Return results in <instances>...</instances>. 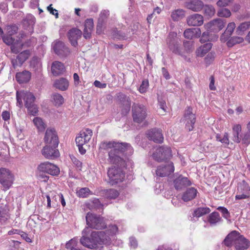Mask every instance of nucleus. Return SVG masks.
<instances>
[{
  "label": "nucleus",
  "mask_w": 250,
  "mask_h": 250,
  "mask_svg": "<svg viewBox=\"0 0 250 250\" xmlns=\"http://www.w3.org/2000/svg\"><path fill=\"white\" fill-rule=\"evenodd\" d=\"M232 0H219L217 4L219 7H225L229 5Z\"/></svg>",
  "instance_id": "nucleus-61"
},
{
  "label": "nucleus",
  "mask_w": 250,
  "mask_h": 250,
  "mask_svg": "<svg viewBox=\"0 0 250 250\" xmlns=\"http://www.w3.org/2000/svg\"><path fill=\"white\" fill-rule=\"evenodd\" d=\"M82 32L77 28H72L68 32V37L71 44L76 46L78 45V40L81 37Z\"/></svg>",
  "instance_id": "nucleus-24"
},
{
  "label": "nucleus",
  "mask_w": 250,
  "mask_h": 250,
  "mask_svg": "<svg viewBox=\"0 0 250 250\" xmlns=\"http://www.w3.org/2000/svg\"><path fill=\"white\" fill-rule=\"evenodd\" d=\"M52 4H50L49 5L48 7H47V10L52 15H55L56 16V18H58V11L57 10H56L55 9H54L52 7Z\"/></svg>",
  "instance_id": "nucleus-63"
},
{
  "label": "nucleus",
  "mask_w": 250,
  "mask_h": 250,
  "mask_svg": "<svg viewBox=\"0 0 250 250\" xmlns=\"http://www.w3.org/2000/svg\"><path fill=\"white\" fill-rule=\"evenodd\" d=\"M30 55L29 50H25L20 53L17 56L16 59H12L11 62L14 68L18 66H21L22 63L28 58Z\"/></svg>",
  "instance_id": "nucleus-22"
},
{
  "label": "nucleus",
  "mask_w": 250,
  "mask_h": 250,
  "mask_svg": "<svg viewBox=\"0 0 250 250\" xmlns=\"http://www.w3.org/2000/svg\"><path fill=\"white\" fill-rule=\"evenodd\" d=\"M250 27V22L246 21L241 23L236 28V33L239 35H242Z\"/></svg>",
  "instance_id": "nucleus-46"
},
{
  "label": "nucleus",
  "mask_w": 250,
  "mask_h": 250,
  "mask_svg": "<svg viewBox=\"0 0 250 250\" xmlns=\"http://www.w3.org/2000/svg\"><path fill=\"white\" fill-rule=\"evenodd\" d=\"M85 217L86 224L89 228L99 229H104L106 227L105 220L99 215L88 212Z\"/></svg>",
  "instance_id": "nucleus-4"
},
{
  "label": "nucleus",
  "mask_w": 250,
  "mask_h": 250,
  "mask_svg": "<svg viewBox=\"0 0 250 250\" xmlns=\"http://www.w3.org/2000/svg\"><path fill=\"white\" fill-rule=\"evenodd\" d=\"M182 121L185 124L186 128L188 131H192L196 122L195 115L192 112V109L188 107L185 110Z\"/></svg>",
  "instance_id": "nucleus-10"
},
{
  "label": "nucleus",
  "mask_w": 250,
  "mask_h": 250,
  "mask_svg": "<svg viewBox=\"0 0 250 250\" xmlns=\"http://www.w3.org/2000/svg\"><path fill=\"white\" fill-rule=\"evenodd\" d=\"M173 184L175 188L177 190H179L186 186L190 185L191 183L187 177L179 175L174 179Z\"/></svg>",
  "instance_id": "nucleus-25"
},
{
  "label": "nucleus",
  "mask_w": 250,
  "mask_h": 250,
  "mask_svg": "<svg viewBox=\"0 0 250 250\" xmlns=\"http://www.w3.org/2000/svg\"><path fill=\"white\" fill-rule=\"evenodd\" d=\"M44 141L46 145H52L54 146H58L59 139L57 133L53 128H48L45 133Z\"/></svg>",
  "instance_id": "nucleus-11"
},
{
  "label": "nucleus",
  "mask_w": 250,
  "mask_h": 250,
  "mask_svg": "<svg viewBox=\"0 0 250 250\" xmlns=\"http://www.w3.org/2000/svg\"><path fill=\"white\" fill-rule=\"evenodd\" d=\"M118 191L114 189H109L105 191V197L109 199H114L119 196Z\"/></svg>",
  "instance_id": "nucleus-49"
},
{
  "label": "nucleus",
  "mask_w": 250,
  "mask_h": 250,
  "mask_svg": "<svg viewBox=\"0 0 250 250\" xmlns=\"http://www.w3.org/2000/svg\"><path fill=\"white\" fill-rule=\"evenodd\" d=\"M52 145H45L42 150V155L47 159L54 160L58 158L60 153L57 147Z\"/></svg>",
  "instance_id": "nucleus-14"
},
{
  "label": "nucleus",
  "mask_w": 250,
  "mask_h": 250,
  "mask_svg": "<svg viewBox=\"0 0 250 250\" xmlns=\"http://www.w3.org/2000/svg\"><path fill=\"white\" fill-rule=\"evenodd\" d=\"M132 112L133 121L137 123L143 122L147 115L146 107L139 104H133Z\"/></svg>",
  "instance_id": "nucleus-6"
},
{
  "label": "nucleus",
  "mask_w": 250,
  "mask_h": 250,
  "mask_svg": "<svg viewBox=\"0 0 250 250\" xmlns=\"http://www.w3.org/2000/svg\"><path fill=\"white\" fill-rule=\"evenodd\" d=\"M51 101L56 106H60L63 103L64 99L60 94L56 93L52 95Z\"/></svg>",
  "instance_id": "nucleus-41"
},
{
  "label": "nucleus",
  "mask_w": 250,
  "mask_h": 250,
  "mask_svg": "<svg viewBox=\"0 0 250 250\" xmlns=\"http://www.w3.org/2000/svg\"><path fill=\"white\" fill-rule=\"evenodd\" d=\"M204 13L206 16L211 17L214 15L215 10L212 5H206L204 6Z\"/></svg>",
  "instance_id": "nucleus-52"
},
{
  "label": "nucleus",
  "mask_w": 250,
  "mask_h": 250,
  "mask_svg": "<svg viewBox=\"0 0 250 250\" xmlns=\"http://www.w3.org/2000/svg\"><path fill=\"white\" fill-rule=\"evenodd\" d=\"M53 48L55 53L61 57H65L70 53L69 48L63 42L59 41L53 42Z\"/></svg>",
  "instance_id": "nucleus-18"
},
{
  "label": "nucleus",
  "mask_w": 250,
  "mask_h": 250,
  "mask_svg": "<svg viewBox=\"0 0 250 250\" xmlns=\"http://www.w3.org/2000/svg\"><path fill=\"white\" fill-rule=\"evenodd\" d=\"M212 47V43L208 42L199 46L196 50L195 53L197 56L204 57L211 50Z\"/></svg>",
  "instance_id": "nucleus-33"
},
{
  "label": "nucleus",
  "mask_w": 250,
  "mask_h": 250,
  "mask_svg": "<svg viewBox=\"0 0 250 250\" xmlns=\"http://www.w3.org/2000/svg\"><path fill=\"white\" fill-rule=\"evenodd\" d=\"M111 36L113 38L120 40H125L128 38V35L127 34L117 30H114L112 31Z\"/></svg>",
  "instance_id": "nucleus-45"
},
{
  "label": "nucleus",
  "mask_w": 250,
  "mask_h": 250,
  "mask_svg": "<svg viewBox=\"0 0 250 250\" xmlns=\"http://www.w3.org/2000/svg\"><path fill=\"white\" fill-rule=\"evenodd\" d=\"M118 231L116 225L109 226L106 231L91 232L90 229L86 227L82 232L83 236L80 239L81 244L84 247L90 249H95L99 241L108 243L110 241V236H112Z\"/></svg>",
  "instance_id": "nucleus-1"
},
{
  "label": "nucleus",
  "mask_w": 250,
  "mask_h": 250,
  "mask_svg": "<svg viewBox=\"0 0 250 250\" xmlns=\"http://www.w3.org/2000/svg\"><path fill=\"white\" fill-rule=\"evenodd\" d=\"M100 148L104 150L110 149L108 152L109 162L120 167L125 166V161L122 157L123 154H130L132 153V147L126 143L104 142L101 144Z\"/></svg>",
  "instance_id": "nucleus-2"
},
{
  "label": "nucleus",
  "mask_w": 250,
  "mask_h": 250,
  "mask_svg": "<svg viewBox=\"0 0 250 250\" xmlns=\"http://www.w3.org/2000/svg\"><path fill=\"white\" fill-rule=\"evenodd\" d=\"M148 87V81L147 80H144L142 81L138 90L141 93H144L146 91Z\"/></svg>",
  "instance_id": "nucleus-57"
},
{
  "label": "nucleus",
  "mask_w": 250,
  "mask_h": 250,
  "mask_svg": "<svg viewBox=\"0 0 250 250\" xmlns=\"http://www.w3.org/2000/svg\"><path fill=\"white\" fill-rule=\"evenodd\" d=\"M33 122L39 132L44 131L46 125L42 118L38 117H35L33 120Z\"/></svg>",
  "instance_id": "nucleus-37"
},
{
  "label": "nucleus",
  "mask_w": 250,
  "mask_h": 250,
  "mask_svg": "<svg viewBox=\"0 0 250 250\" xmlns=\"http://www.w3.org/2000/svg\"><path fill=\"white\" fill-rule=\"evenodd\" d=\"M217 15L220 17L229 18L231 16V12L228 9L222 8L218 11Z\"/></svg>",
  "instance_id": "nucleus-53"
},
{
  "label": "nucleus",
  "mask_w": 250,
  "mask_h": 250,
  "mask_svg": "<svg viewBox=\"0 0 250 250\" xmlns=\"http://www.w3.org/2000/svg\"><path fill=\"white\" fill-rule=\"evenodd\" d=\"M224 243L227 247L234 245L236 250H246L250 245L249 240L235 230L231 231L226 236Z\"/></svg>",
  "instance_id": "nucleus-3"
},
{
  "label": "nucleus",
  "mask_w": 250,
  "mask_h": 250,
  "mask_svg": "<svg viewBox=\"0 0 250 250\" xmlns=\"http://www.w3.org/2000/svg\"><path fill=\"white\" fill-rule=\"evenodd\" d=\"M210 211V209L208 208H198L194 211L192 215L193 217L198 218L208 213Z\"/></svg>",
  "instance_id": "nucleus-47"
},
{
  "label": "nucleus",
  "mask_w": 250,
  "mask_h": 250,
  "mask_svg": "<svg viewBox=\"0 0 250 250\" xmlns=\"http://www.w3.org/2000/svg\"><path fill=\"white\" fill-rule=\"evenodd\" d=\"M152 158L157 161H162L169 159L171 157L170 148L167 146H162L154 148Z\"/></svg>",
  "instance_id": "nucleus-7"
},
{
  "label": "nucleus",
  "mask_w": 250,
  "mask_h": 250,
  "mask_svg": "<svg viewBox=\"0 0 250 250\" xmlns=\"http://www.w3.org/2000/svg\"><path fill=\"white\" fill-rule=\"evenodd\" d=\"M77 193L79 197L82 198H86L90 194H92L91 191L87 188H81L77 191Z\"/></svg>",
  "instance_id": "nucleus-50"
},
{
  "label": "nucleus",
  "mask_w": 250,
  "mask_h": 250,
  "mask_svg": "<svg viewBox=\"0 0 250 250\" xmlns=\"http://www.w3.org/2000/svg\"><path fill=\"white\" fill-rule=\"evenodd\" d=\"M216 57L214 51L209 52L206 56L204 61L207 65H209L214 61Z\"/></svg>",
  "instance_id": "nucleus-51"
},
{
  "label": "nucleus",
  "mask_w": 250,
  "mask_h": 250,
  "mask_svg": "<svg viewBox=\"0 0 250 250\" xmlns=\"http://www.w3.org/2000/svg\"><path fill=\"white\" fill-rule=\"evenodd\" d=\"M0 207V222L4 223L9 219V207L6 201H3Z\"/></svg>",
  "instance_id": "nucleus-26"
},
{
  "label": "nucleus",
  "mask_w": 250,
  "mask_h": 250,
  "mask_svg": "<svg viewBox=\"0 0 250 250\" xmlns=\"http://www.w3.org/2000/svg\"><path fill=\"white\" fill-rule=\"evenodd\" d=\"M184 46L187 52H191L193 49V42L190 41H186L184 42Z\"/></svg>",
  "instance_id": "nucleus-60"
},
{
  "label": "nucleus",
  "mask_w": 250,
  "mask_h": 250,
  "mask_svg": "<svg viewBox=\"0 0 250 250\" xmlns=\"http://www.w3.org/2000/svg\"><path fill=\"white\" fill-rule=\"evenodd\" d=\"M250 196V188L249 185L243 182L238 184L235 198L236 200L248 199Z\"/></svg>",
  "instance_id": "nucleus-15"
},
{
  "label": "nucleus",
  "mask_w": 250,
  "mask_h": 250,
  "mask_svg": "<svg viewBox=\"0 0 250 250\" xmlns=\"http://www.w3.org/2000/svg\"><path fill=\"white\" fill-rule=\"evenodd\" d=\"M220 220L221 217L217 212H213L208 216V221L211 225L216 224L217 223L220 222Z\"/></svg>",
  "instance_id": "nucleus-48"
},
{
  "label": "nucleus",
  "mask_w": 250,
  "mask_h": 250,
  "mask_svg": "<svg viewBox=\"0 0 250 250\" xmlns=\"http://www.w3.org/2000/svg\"><path fill=\"white\" fill-rule=\"evenodd\" d=\"M93 84L95 86L100 88H104L106 87V83H102L98 80L95 81Z\"/></svg>",
  "instance_id": "nucleus-64"
},
{
  "label": "nucleus",
  "mask_w": 250,
  "mask_h": 250,
  "mask_svg": "<svg viewBox=\"0 0 250 250\" xmlns=\"http://www.w3.org/2000/svg\"><path fill=\"white\" fill-rule=\"evenodd\" d=\"M92 136V131L86 128L82 130L76 137L75 141L76 144L84 145L88 143Z\"/></svg>",
  "instance_id": "nucleus-17"
},
{
  "label": "nucleus",
  "mask_w": 250,
  "mask_h": 250,
  "mask_svg": "<svg viewBox=\"0 0 250 250\" xmlns=\"http://www.w3.org/2000/svg\"><path fill=\"white\" fill-rule=\"evenodd\" d=\"M54 86L60 90L64 91L68 88L69 82L66 79L61 78L55 81Z\"/></svg>",
  "instance_id": "nucleus-36"
},
{
  "label": "nucleus",
  "mask_w": 250,
  "mask_h": 250,
  "mask_svg": "<svg viewBox=\"0 0 250 250\" xmlns=\"http://www.w3.org/2000/svg\"><path fill=\"white\" fill-rule=\"evenodd\" d=\"M187 22L189 26H199L204 23L203 16L200 14H194L188 16Z\"/></svg>",
  "instance_id": "nucleus-21"
},
{
  "label": "nucleus",
  "mask_w": 250,
  "mask_h": 250,
  "mask_svg": "<svg viewBox=\"0 0 250 250\" xmlns=\"http://www.w3.org/2000/svg\"><path fill=\"white\" fill-rule=\"evenodd\" d=\"M201 35V31L199 28H192L186 29L184 32V37L188 39L198 38Z\"/></svg>",
  "instance_id": "nucleus-32"
},
{
  "label": "nucleus",
  "mask_w": 250,
  "mask_h": 250,
  "mask_svg": "<svg viewBox=\"0 0 250 250\" xmlns=\"http://www.w3.org/2000/svg\"><path fill=\"white\" fill-rule=\"evenodd\" d=\"M203 6V2L200 0H192L185 3V7L195 12L201 11Z\"/></svg>",
  "instance_id": "nucleus-29"
},
{
  "label": "nucleus",
  "mask_w": 250,
  "mask_h": 250,
  "mask_svg": "<svg viewBox=\"0 0 250 250\" xmlns=\"http://www.w3.org/2000/svg\"><path fill=\"white\" fill-rule=\"evenodd\" d=\"M244 39L240 36H233L227 41V44L228 47H231L236 44L243 42Z\"/></svg>",
  "instance_id": "nucleus-42"
},
{
  "label": "nucleus",
  "mask_w": 250,
  "mask_h": 250,
  "mask_svg": "<svg viewBox=\"0 0 250 250\" xmlns=\"http://www.w3.org/2000/svg\"><path fill=\"white\" fill-rule=\"evenodd\" d=\"M197 190L194 188H188L183 193L182 199L185 202L190 201L195 198L197 195Z\"/></svg>",
  "instance_id": "nucleus-35"
},
{
  "label": "nucleus",
  "mask_w": 250,
  "mask_h": 250,
  "mask_svg": "<svg viewBox=\"0 0 250 250\" xmlns=\"http://www.w3.org/2000/svg\"><path fill=\"white\" fill-rule=\"evenodd\" d=\"M217 210H219L222 214L223 216L226 219H229L230 217V214L228 210L225 207H219Z\"/></svg>",
  "instance_id": "nucleus-58"
},
{
  "label": "nucleus",
  "mask_w": 250,
  "mask_h": 250,
  "mask_svg": "<svg viewBox=\"0 0 250 250\" xmlns=\"http://www.w3.org/2000/svg\"><path fill=\"white\" fill-rule=\"evenodd\" d=\"M147 136L150 140L157 143H162L164 140L162 131L159 129L154 128L149 130Z\"/></svg>",
  "instance_id": "nucleus-23"
},
{
  "label": "nucleus",
  "mask_w": 250,
  "mask_h": 250,
  "mask_svg": "<svg viewBox=\"0 0 250 250\" xmlns=\"http://www.w3.org/2000/svg\"><path fill=\"white\" fill-rule=\"evenodd\" d=\"M19 35H20V37H19V39L17 40L15 42L12 44L11 46L12 52L15 54L18 53L21 50L23 43L21 41V39L23 38L25 36L23 32L20 33Z\"/></svg>",
  "instance_id": "nucleus-34"
},
{
  "label": "nucleus",
  "mask_w": 250,
  "mask_h": 250,
  "mask_svg": "<svg viewBox=\"0 0 250 250\" xmlns=\"http://www.w3.org/2000/svg\"><path fill=\"white\" fill-rule=\"evenodd\" d=\"M93 21L91 19H87L85 21L84 23V28L90 30H93Z\"/></svg>",
  "instance_id": "nucleus-59"
},
{
  "label": "nucleus",
  "mask_w": 250,
  "mask_h": 250,
  "mask_svg": "<svg viewBox=\"0 0 250 250\" xmlns=\"http://www.w3.org/2000/svg\"><path fill=\"white\" fill-rule=\"evenodd\" d=\"M107 175L109 178V182L112 185L122 182L125 178V173L122 169L115 166L109 168Z\"/></svg>",
  "instance_id": "nucleus-5"
},
{
  "label": "nucleus",
  "mask_w": 250,
  "mask_h": 250,
  "mask_svg": "<svg viewBox=\"0 0 250 250\" xmlns=\"http://www.w3.org/2000/svg\"><path fill=\"white\" fill-rule=\"evenodd\" d=\"M79 241L78 238L74 237L66 243L65 247L70 250H78Z\"/></svg>",
  "instance_id": "nucleus-43"
},
{
  "label": "nucleus",
  "mask_w": 250,
  "mask_h": 250,
  "mask_svg": "<svg viewBox=\"0 0 250 250\" xmlns=\"http://www.w3.org/2000/svg\"><path fill=\"white\" fill-rule=\"evenodd\" d=\"M14 181V176L10 171L6 168H0V183L5 189H9Z\"/></svg>",
  "instance_id": "nucleus-9"
},
{
  "label": "nucleus",
  "mask_w": 250,
  "mask_h": 250,
  "mask_svg": "<svg viewBox=\"0 0 250 250\" xmlns=\"http://www.w3.org/2000/svg\"><path fill=\"white\" fill-rule=\"evenodd\" d=\"M235 27L236 25L234 22H229L228 24L226 30L220 37V40L221 42H227L232 34Z\"/></svg>",
  "instance_id": "nucleus-30"
},
{
  "label": "nucleus",
  "mask_w": 250,
  "mask_h": 250,
  "mask_svg": "<svg viewBox=\"0 0 250 250\" xmlns=\"http://www.w3.org/2000/svg\"><path fill=\"white\" fill-rule=\"evenodd\" d=\"M17 105L19 107L22 106V99L24 101L25 106L34 103L35 97L34 95L27 91H17L16 92Z\"/></svg>",
  "instance_id": "nucleus-8"
},
{
  "label": "nucleus",
  "mask_w": 250,
  "mask_h": 250,
  "mask_svg": "<svg viewBox=\"0 0 250 250\" xmlns=\"http://www.w3.org/2000/svg\"><path fill=\"white\" fill-rule=\"evenodd\" d=\"M116 95L118 101L120 102V104L123 107L122 113L123 115H125L130 110L131 105L130 99L128 96L122 92L117 93Z\"/></svg>",
  "instance_id": "nucleus-19"
},
{
  "label": "nucleus",
  "mask_w": 250,
  "mask_h": 250,
  "mask_svg": "<svg viewBox=\"0 0 250 250\" xmlns=\"http://www.w3.org/2000/svg\"><path fill=\"white\" fill-rule=\"evenodd\" d=\"M2 40L3 42L7 45H12L16 42L15 39L11 35L7 34L3 37Z\"/></svg>",
  "instance_id": "nucleus-56"
},
{
  "label": "nucleus",
  "mask_w": 250,
  "mask_h": 250,
  "mask_svg": "<svg viewBox=\"0 0 250 250\" xmlns=\"http://www.w3.org/2000/svg\"><path fill=\"white\" fill-rule=\"evenodd\" d=\"M0 10L3 13H6L8 11V4L4 2L0 3Z\"/></svg>",
  "instance_id": "nucleus-62"
},
{
  "label": "nucleus",
  "mask_w": 250,
  "mask_h": 250,
  "mask_svg": "<svg viewBox=\"0 0 250 250\" xmlns=\"http://www.w3.org/2000/svg\"><path fill=\"white\" fill-rule=\"evenodd\" d=\"M30 66L35 71H40L42 68V63L40 60L34 57L30 61Z\"/></svg>",
  "instance_id": "nucleus-44"
},
{
  "label": "nucleus",
  "mask_w": 250,
  "mask_h": 250,
  "mask_svg": "<svg viewBox=\"0 0 250 250\" xmlns=\"http://www.w3.org/2000/svg\"><path fill=\"white\" fill-rule=\"evenodd\" d=\"M241 125L237 124L233 125L232 127V140L234 142L239 143L240 142L239 134L241 131Z\"/></svg>",
  "instance_id": "nucleus-39"
},
{
  "label": "nucleus",
  "mask_w": 250,
  "mask_h": 250,
  "mask_svg": "<svg viewBox=\"0 0 250 250\" xmlns=\"http://www.w3.org/2000/svg\"><path fill=\"white\" fill-rule=\"evenodd\" d=\"M65 71L63 63L59 61H54L51 65V72L54 76H57L62 74Z\"/></svg>",
  "instance_id": "nucleus-28"
},
{
  "label": "nucleus",
  "mask_w": 250,
  "mask_h": 250,
  "mask_svg": "<svg viewBox=\"0 0 250 250\" xmlns=\"http://www.w3.org/2000/svg\"><path fill=\"white\" fill-rule=\"evenodd\" d=\"M18 30V27L16 25H8L6 27V32L7 34L10 35H14L16 34Z\"/></svg>",
  "instance_id": "nucleus-55"
},
{
  "label": "nucleus",
  "mask_w": 250,
  "mask_h": 250,
  "mask_svg": "<svg viewBox=\"0 0 250 250\" xmlns=\"http://www.w3.org/2000/svg\"><path fill=\"white\" fill-rule=\"evenodd\" d=\"M16 80L20 84L26 83L29 82L31 78V73L24 70L22 71L19 72L16 74Z\"/></svg>",
  "instance_id": "nucleus-27"
},
{
  "label": "nucleus",
  "mask_w": 250,
  "mask_h": 250,
  "mask_svg": "<svg viewBox=\"0 0 250 250\" xmlns=\"http://www.w3.org/2000/svg\"><path fill=\"white\" fill-rule=\"evenodd\" d=\"M225 23V20L216 19L205 24L204 27L208 31L216 32L222 29L224 27Z\"/></svg>",
  "instance_id": "nucleus-16"
},
{
  "label": "nucleus",
  "mask_w": 250,
  "mask_h": 250,
  "mask_svg": "<svg viewBox=\"0 0 250 250\" xmlns=\"http://www.w3.org/2000/svg\"><path fill=\"white\" fill-rule=\"evenodd\" d=\"M174 170L173 164L169 162L167 165L158 167L156 171V174L159 177L167 176L173 173Z\"/></svg>",
  "instance_id": "nucleus-20"
},
{
  "label": "nucleus",
  "mask_w": 250,
  "mask_h": 250,
  "mask_svg": "<svg viewBox=\"0 0 250 250\" xmlns=\"http://www.w3.org/2000/svg\"><path fill=\"white\" fill-rule=\"evenodd\" d=\"M177 34L175 32L169 34L167 39V43L169 49L175 54L183 56L180 49V42L176 38Z\"/></svg>",
  "instance_id": "nucleus-12"
},
{
  "label": "nucleus",
  "mask_w": 250,
  "mask_h": 250,
  "mask_svg": "<svg viewBox=\"0 0 250 250\" xmlns=\"http://www.w3.org/2000/svg\"><path fill=\"white\" fill-rule=\"evenodd\" d=\"M38 169L40 171L45 172L52 175H57L60 173L59 168L56 165L48 162L41 163Z\"/></svg>",
  "instance_id": "nucleus-13"
},
{
  "label": "nucleus",
  "mask_w": 250,
  "mask_h": 250,
  "mask_svg": "<svg viewBox=\"0 0 250 250\" xmlns=\"http://www.w3.org/2000/svg\"><path fill=\"white\" fill-rule=\"evenodd\" d=\"M185 16V11L181 9H178L173 11L171 17L174 21H178L183 18Z\"/></svg>",
  "instance_id": "nucleus-38"
},
{
  "label": "nucleus",
  "mask_w": 250,
  "mask_h": 250,
  "mask_svg": "<svg viewBox=\"0 0 250 250\" xmlns=\"http://www.w3.org/2000/svg\"><path fill=\"white\" fill-rule=\"evenodd\" d=\"M209 31L204 32L200 39V42L201 43H205L207 42L215 41L217 39V37L215 35H210L208 32Z\"/></svg>",
  "instance_id": "nucleus-40"
},
{
  "label": "nucleus",
  "mask_w": 250,
  "mask_h": 250,
  "mask_svg": "<svg viewBox=\"0 0 250 250\" xmlns=\"http://www.w3.org/2000/svg\"><path fill=\"white\" fill-rule=\"evenodd\" d=\"M25 107L27 108L28 112L32 115H35L38 113V109L34 103L27 105Z\"/></svg>",
  "instance_id": "nucleus-54"
},
{
  "label": "nucleus",
  "mask_w": 250,
  "mask_h": 250,
  "mask_svg": "<svg viewBox=\"0 0 250 250\" xmlns=\"http://www.w3.org/2000/svg\"><path fill=\"white\" fill-rule=\"evenodd\" d=\"M109 15V11L108 10H103L101 11L100 17L98 19V24L97 26V33L101 34L103 32V25L105 20L108 17Z\"/></svg>",
  "instance_id": "nucleus-31"
}]
</instances>
